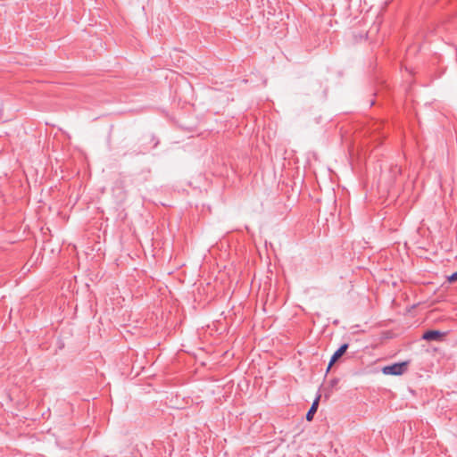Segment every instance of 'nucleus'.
Masks as SVG:
<instances>
[{
    "label": "nucleus",
    "instance_id": "nucleus-3",
    "mask_svg": "<svg viewBox=\"0 0 457 457\" xmlns=\"http://www.w3.org/2000/svg\"><path fill=\"white\" fill-rule=\"evenodd\" d=\"M445 334L439 330H427L421 336V339L426 341H438Z\"/></svg>",
    "mask_w": 457,
    "mask_h": 457
},
{
    "label": "nucleus",
    "instance_id": "nucleus-5",
    "mask_svg": "<svg viewBox=\"0 0 457 457\" xmlns=\"http://www.w3.org/2000/svg\"><path fill=\"white\" fill-rule=\"evenodd\" d=\"M448 281L450 283L457 281V270L448 277Z\"/></svg>",
    "mask_w": 457,
    "mask_h": 457
},
{
    "label": "nucleus",
    "instance_id": "nucleus-1",
    "mask_svg": "<svg viewBox=\"0 0 457 457\" xmlns=\"http://www.w3.org/2000/svg\"><path fill=\"white\" fill-rule=\"evenodd\" d=\"M409 361L395 362L391 365L385 366L382 371L386 375L400 376L408 369Z\"/></svg>",
    "mask_w": 457,
    "mask_h": 457
},
{
    "label": "nucleus",
    "instance_id": "nucleus-6",
    "mask_svg": "<svg viewBox=\"0 0 457 457\" xmlns=\"http://www.w3.org/2000/svg\"><path fill=\"white\" fill-rule=\"evenodd\" d=\"M157 145H158V141H156V142L154 143V146L155 147Z\"/></svg>",
    "mask_w": 457,
    "mask_h": 457
},
{
    "label": "nucleus",
    "instance_id": "nucleus-2",
    "mask_svg": "<svg viewBox=\"0 0 457 457\" xmlns=\"http://www.w3.org/2000/svg\"><path fill=\"white\" fill-rule=\"evenodd\" d=\"M349 347V345L347 343L345 344H343L334 353L333 355L331 356L330 358V361H329V363H328V370H329V369L334 365V363H336L337 361V360L339 358H341L345 353L346 352V350L348 349Z\"/></svg>",
    "mask_w": 457,
    "mask_h": 457
},
{
    "label": "nucleus",
    "instance_id": "nucleus-4",
    "mask_svg": "<svg viewBox=\"0 0 457 457\" xmlns=\"http://www.w3.org/2000/svg\"><path fill=\"white\" fill-rule=\"evenodd\" d=\"M320 398V395H318L314 399V401L312 402L309 411H307L305 418H306V420L308 421H312L313 420L314 414L316 413V411L318 410Z\"/></svg>",
    "mask_w": 457,
    "mask_h": 457
}]
</instances>
